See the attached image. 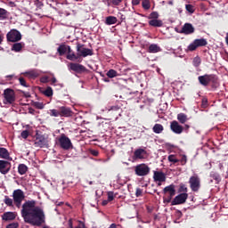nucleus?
I'll return each mask as SVG.
<instances>
[{"label": "nucleus", "mask_w": 228, "mask_h": 228, "mask_svg": "<svg viewBox=\"0 0 228 228\" xmlns=\"http://www.w3.org/2000/svg\"><path fill=\"white\" fill-rule=\"evenodd\" d=\"M69 69L73 70V72H77V73L85 72L86 70V68L82 64L74 63V62H71L69 64Z\"/></svg>", "instance_id": "12"}, {"label": "nucleus", "mask_w": 228, "mask_h": 228, "mask_svg": "<svg viewBox=\"0 0 228 228\" xmlns=\"http://www.w3.org/2000/svg\"><path fill=\"white\" fill-rule=\"evenodd\" d=\"M22 39V35L17 29H12L7 34L8 42H19Z\"/></svg>", "instance_id": "8"}, {"label": "nucleus", "mask_w": 228, "mask_h": 228, "mask_svg": "<svg viewBox=\"0 0 228 228\" xmlns=\"http://www.w3.org/2000/svg\"><path fill=\"white\" fill-rule=\"evenodd\" d=\"M12 197L14 204H16V207L20 208L22 200H24V191H22V190L20 189H18L13 191Z\"/></svg>", "instance_id": "4"}, {"label": "nucleus", "mask_w": 228, "mask_h": 228, "mask_svg": "<svg viewBox=\"0 0 228 228\" xmlns=\"http://www.w3.org/2000/svg\"><path fill=\"white\" fill-rule=\"evenodd\" d=\"M117 21H118L117 17L109 16L105 20V24H107V26H111L113 24H117Z\"/></svg>", "instance_id": "26"}, {"label": "nucleus", "mask_w": 228, "mask_h": 228, "mask_svg": "<svg viewBox=\"0 0 228 228\" xmlns=\"http://www.w3.org/2000/svg\"><path fill=\"white\" fill-rule=\"evenodd\" d=\"M188 161L186 155H183L182 159H180L181 165H184Z\"/></svg>", "instance_id": "52"}, {"label": "nucleus", "mask_w": 228, "mask_h": 228, "mask_svg": "<svg viewBox=\"0 0 228 228\" xmlns=\"http://www.w3.org/2000/svg\"><path fill=\"white\" fill-rule=\"evenodd\" d=\"M153 179L158 183H165V181H167V176L163 172L154 171Z\"/></svg>", "instance_id": "14"}, {"label": "nucleus", "mask_w": 228, "mask_h": 228, "mask_svg": "<svg viewBox=\"0 0 228 228\" xmlns=\"http://www.w3.org/2000/svg\"><path fill=\"white\" fill-rule=\"evenodd\" d=\"M59 143L64 151H69V149H72V142L67 135L62 134L59 138Z\"/></svg>", "instance_id": "7"}, {"label": "nucleus", "mask_w": 228, "mask_h": 228, "mask_svg": "<svg viewBox=\"0 0 228 228\" xmlns=\"http://www.w3.org/2000/svg\"><path fill=\"white\" fill-rule=\"evenodd\" d=\"M55 204H56V206H63V202H61H61H56Z\"/></svg>", "instance_id": "62"}, {"label": "nucleus", "mask_w": 228, "mask_h": 228, "mask_svg": "<svg viewBox=\"0 0 228 228\" xmlns=\"http://www.w3.org/2000/svg\"><path fill=\"white\" fill-rule=\"evenodd\" d=\"M210 177L212 179H214L215 181H216V183H219V181H220V175L217 173L211 172L210 173Z\"/></svg>", "instance_id": "37"}, {"label": "nucleus", "mask_w": 228, "mask_h": 228, "mask_svg": "<svg viewBox=\"0 0 228 228\" xmlns=\"http://www.w3.org/2000/svg\"><path fill=\"white\" fill-rule=\"evenodd\" d=\"M159 17V14L158 13V12H153L150 14V19H152V20H158Z\"/></svg>", "instance_id": "45"}, {"label": "nucleus", "mask_w": 228, "mask_h": 228, "mask_svg": "<svg viewBox=\"0 0 228 228\" xmlns=\"http://www.w3.org/2000/svg\"><path fill=\"white\" fill-rule=\"evenodd\" d=\"M43 94L46 97H53V88L47 87L45 91H43Z\"/></svg>", "instance_id": "36"}, {"label": "nucleus", "mask_w": 228, "mask_h": 228, "mask_svg": "<svg viewBox=\"0 0 228 228\" xmlns=\"http://www.w3.org/2000/svg\"><path fill=\"white\" fill-rule=\"evenodd\" d=\"M197 44H195V41H193L192 44H191L189 46H188V50L189 51H195V49H197Z\"/></svg>", "instance_id": "46"}, {"label": "nucleus", "mask_w": 228, "mask_h": 228, "mask_svg": "<svg viewBox=\"0 0 228 228\" xmlns=\"http://www.w3.org/2000/svg\"><path fill=\"white\" fill-rule=\"evenodd\" d=\"M170 129L175 134H181L184 131L183 126L179 125V122L175 120L170 123Z\"/></svg>", "instance_id": "10"}, {"label": "nucleus", "mask_w": 228, "mask_h": 228, "mask_svg": "<svg viewBox=\"0 0 228 228\" xmlns=\"http://www.w3.org/2000/svg\"><path fill=\"white\" fill-rule=\"evenodd\" d=\"M35 147H45L47 145V139L44 135H37L34 142Z\"/></svg>", "instance_id": "11"}, {"label": "nucleus", "mask_w": 228, "mask_h": 228, "mask_svg": "<svg viewBox=\"0 0 228 228\" xmlns=\"http://www.w3.org/2000/svg\"><path fill=\"white\" fill-rule=\"evenodd\" d=\"M28 113H30V115H35V110L33 108H29Z\"/></svg>", "instance_id": "59"}, {"label": "nucleus", "mask_w": 228, "mask_h": 228, "mask_svg": "<svg viewBox=\"0 0 228 228\" xmlns=\"http://www.w3.org/2000/svg\"><path fill=\"white\" fill-rule=\"evenodd\" d=\"M34 106H35V108H37V110H44V103H43V102H34Z\"/></svg>", "instance_id": "42"}, {"label": "nucleus", "mask_w": 228, "mask_h": 228, "mask_svg": "<svg viewBox=\"0 0 228 228\" xmlns=\"http://www.w3.org/2000/svg\"><path fill=\"white\" fill-rule=\"evenodd\" d=\"M9 4H11V6H15V3L13 2H10Z\"/></svg>", "instance_id": "64"}, {"label": "nucleus", "mask_w": 228, "mask_h": 228, "mask_svg": "<svg viewBox=\"0 0 228 228\" xmlns=\"http://www.w3.org/2000/svg\"><path fill=\"white\" fill-rule=\"evenodd\" d=\"M194 43L196 44L197 47H204V45H208V41L204 38L195 39Z\"/></svg>", "instance_id": "30"}, {"label": "nucleus", "mask_w": 228, "mask_h": 228, "mask_svg": "<svg viewBox=\"0 0 228 228\" xmlns=\"http://www.w3.org/2000/svg\"><path fill=\"white\" fill-rule=\"evenodd\" d=\"M141 0H132L133 6H138L140 4Z\"/></svg>", "instance_id": "57"}, {"label": "nucleus", "mask_w": 228, "mask_h": 228, "mask_svg": "<svg viewBox=\"0 0 228 228\" xmlns=\"http://www.w3.org/2000/svg\"><path fill=\"white\" fill-rule=\"evenodd\" d=\"M50 115H51V117H61V112H60V110L58 111V110L53 109L50 110Z\"/></svg>", "instance_id": "41"}, {"label": "nucleus", "mask_w": 228, "mask_h": 228, "mask_svg": "<svg viewBox=\"0 0 228 228\" xmlns=\"http://www.w3.org/2000/svg\"><path fill=\"white\" fill-rule=\"evenodd\" d=\"M113 199H115V195L113 194V191H109L108 192V201L111 202V200H113Z\"/></svg>", "instance_id": "47"}, {"label": "nucleus", "mask_w": 228, "mask_h": 228, "mask_svg": "<svg viewBox=\"0 0 228 228\" xmlns=\"http://www.w3.org/2000/svg\"><path fill=\"white\" fill-rule=\"evenodd\" d=\"M142 193V189L137 188V189H136V191H135L136 197H141Z\"/></svg>", "instance_id": "53"}, {"label": "nucleus", "mask_w": 228, "mask_h": 228, "mask_svg": "<svg viewBox=\"0 0 228 228\" xmlns=\"http://www.w3.org/2000/svg\"><path fill=\"white\" fill-rule=\"evenodd\" d=\"M179 191L180 193H188V188L186 187V185L182 184L180 185Z\"/></svg>", "instance_id": "43"}, {"label": "nucleus", "mask_w": 228, "mask_h": 228, "mask_svg": "<svg viewBox=\"0 0 228 228\" xmlns=\"http://www.w3.org/2000/svg\"><path fill=\"white\" fill-rule=\"evenodd\" d=\"M91 154H92L93 156H99V151H95V150H93V151H91Z\"/></svg>", "instance_id": "58"}, {"label": "nucleus", "mask_w": 228, "mask_h": 228, "mask_svg": "<svg viewBox=\"0 0 228 228\" xmlns=\"http://www.w3.org/2000/svg\"><path fill=\"white\" fill-rule=\"evenodd\" d=\"M69 228H75V227L72 225V219H69Z\"/></svg>", "instance_id": "60"}, {"label": "nucleus", "mask_w": 228, "mask_h": 228, "mask_svg": "<svg viewBox=\"0 0 228 228\" xmlns=\"http://www.w3.org/2000/svg\"><path fill=\"white\" fill-rule=\"evenodd\" d=\"M117 76H118V73L115 69H110L107 72V77H110V79H112V77H117Z\"/></svg>", "instance_id": "34"}, {"label": "nucleus", "mask_w": 228, "mask_h": 228, "mask_svg": "<svg viewBox=\"0 0 228 228\" xmlns=\"http://www.w3.org/2000/svg\"><path fill=\"white\" fill-rule=\"evenodd\" d=\"M60 56H63L66 53H71L72 49H70V46L65 45H61L58 49H57Z\"/></svg>", "instance_id": "18"}, {"label": "nucleus", "mask_w": 228, "mask_h": 228, "mask_svg": "<svg viewBox=\"0 0 228 228\" xmlns=\"http://www.w3.org/2000/svg\"><path fill=\"white\" fill-rule=\"evenodd\" d=\"M163 126L161 124H155L153 126L152 131L153 133H155L156 134H160V133H163Z\"/></svg>", "instance_id": "29"}, {"label": "nucleus", "mask_w": 228, "mask_h": 228, "mask_svg": "<svg viewBox=\"0 0 228 228\" xmlns=\"http://www.w3.org/2000/svg\"><path fill=\"white\" fill-rule=\"evenodd\" d=\"M142 6L143 10H151V1L150 0H142Z\"/></svg>", "instance_id": "35"}, {"label": "nucleus", "mask_w": 228, "mask_h": 228, "mask_svg": "<svg viewBox=\"0 0 228 228\" xmlns=\"http://www.w3.org/2000/svg\"><path fill=\"white\" fill-rule=\"evenodd\" d=\"M4 204H6V206L12 207L13 206V200L10 199L8 196H5Z\"/></svg>", "instance_id": "39"}, {"label": "nucleus", "mask_w": 228, "mask_h": 228, "mask_svg": "<svg viewBox=\"0 0 228 228\" xmlns=\"http://www.w3.org/2000/svg\"><path fill=\"white\" fill-rule=\"evenodd\" d=\"M145 150L143 149H138L134 151V156L135 159H143L145 158Z\"/></svg>", "instance_id": "23"}, {"label": "nucleus", "mask_w": 228, "mask_h": 228, "mask_svg": "<svg viewBox=\"0 0 228 228\" xmlns=\"http://www.w3.org/2000/svg\"><path fill=\"white\" fill-rule=\"evenodd\" d=\"M168 161H170V163H179V159H177V158H175V155H169L167 158Z\"/></svg>", "instance_id": "38"}, {"label": "nucleus", "mask_w": 228, "mask_h": 228, "mask_svg": "<svg viewBox=\"0 0 228 228\" xmlns=\"http://www.w3.org/2000/svg\"><path fill=\"white\" fill-rule=\"evenodd\" d=\"M18 172L20 175H24V174H26V172H28V166H26L24 164H20L18 167Z\"/></svg>", "instance_id": "31"}, {"label": "nucleus", "mask_w": 228, "mask_h": 228, "mask_svg": "<svg viewBox=\"0 0 228 228\" xmlns=\"http://www.w3.org/2000/svg\"><path fill=\"white\" fill-rule=\"evenodd\" d=\"M21 217L25 224L40 227L45 224V212L37 206L36 200H28L21 207Z\"/></svg>", "instance_id": "1"}, {"label": "nucleus", "mask_w": 228, "mask_h": 228, "mask_svg": "<svg viewBox=\"0 0 228 228\" xmlns=\"http://www.w3.org/2000/svg\"><path fill=\"white\" fill-rule=\"evenodd\" d=\"M5 104H13L15 102V92L13 89L7 88L4 91Z\"/></svg>", "instance_id": "5"}, {"label": "nucleus", "mask_w": 228, "mask_h": 228, "mask_svg": "<svg viewBox=\"0 0 228 228\" xmlns=\"http://www.w3.org/2000/svg\"><path fill=\"white\" fill-rule=\"evenodd\" d=\"M120 3H122V0H110L109 1V6H111V4L113 6H118Z\"/></svg>", "instance_id": "40"}, {"label": "nucleus", "mask_w": 228, "mask_h": 228, "mask_svg": "<svg viewBox=\"0 0 228 228\" xmlns=\"http://www.w3.org/2000/svg\"><path fill=\"white\" fill-rule=\"evenodd\" d=\"M195 32V28H193V25L190 23H185L182 28V33L183 35H191V33Z\"/></svg>", "instance_id": "16"}, {"label": "nucleus", "mask_w": 228, "mask_h": 228, "mask_svg": "<svg viewBox=\"0 0 228 228\" xmlns=\"http://www.w3.org/2000/svg\"><path fill=\"white\" fill-rule=\"evenodd\" d=\"M185 8L187 10V12H189V13H193L194 10H193V5L191 4H186Z\"/></svg>", "instance_id": "48"}, {"label": "nucleus", "mask_w": 228, "mask_h": 228, "mask_svg": "<svg viewBox=\"0 0 228 228\" xmlns=\"http://www.w3.org/2000/svg\"><path fill=\"white\" fill-rule=\"evenodd\" d=\"M177 120L180 124H186L188 122V116L184 113H179L177 115Z\"/></svg>", "instance_id": "25"}, {"label": "nucleus", "mask_w": 228, "mask_h": 228, "mask_svg": "<svg viewBox=\"0 0 228 228\" xmlns=\"http://www.w3.org/2000/svg\"><path fill=\"white\" fill-rule=\"evenodd\" d=\"M149 25L153 28H161V26H163V21L161 20H151L149 21Z\"/></svg>", "instance_id": "24"}, {"label": "nucleus", "mask_w": 228, "mask_h": 228, "mask_svg": "<svg viewBox=\"0 0 228 228\" xmlns=\"http://www.w3.org/2000/svg\"><path fill=\"white\" fill-rule=\"evenodd\" d=\"M188 200V193L178 194L171 202L172 206H179L180 204H184Z\"/></svg>", "instance_id": "9"}, {"label": "nucleus", "mask_w": 228, "mask_h": 228, "mask_svg": "<svg viewBox=\"0 0 228 228\" xmlns=\"http://www.w3.org/2000/svg\"><path fill=\"white\" fill-rule=\"evenodd\" d=\"M6 228H19V223H11L6 226Z\"/></svg>", "instance_id": "50"}, {"label": "nucleus", "mask_w": 228, "mask_h": 228, "mask_svg": "<svg viewBox=\"0 0 228 228\" xmlns=\"http://www.w3.org/2000/svg\"><path fill=\"white\" fill-rule=\"evenodd\" d=\"M0 172L6 175L10 172V162L6 160H0Z\"/></svg>", "instance_id": "13"}, {"label": "nucleus", "mask_w": 228, "mask_h": 228, "mask_svg": "<svg viewBox=\"0 0 228 228\" xmlns=\"http://www.w3.org/2000/svg\"><path fill=\"white\" fill-rule=\"evenodd\" d=\"M74 228H85V224H83V222L79 221L77 225L75 226Z\"/></svg>", "instance_id": "54"}, {"label": "nucleus", "mask_w": 228, "mask_h": 228, "mask_svg": "<svg viewBox=\"0 0 228 228\" xmlns=\"http://www.w3.org/2000/svg\"><path fill=\"white\" fill-rule=\"evenodd\" d=\"M189 184L191 191H199L200 190V177L199 175L194 174L189 179Z\"/></svg>", "instance_id": "3"}, {"label": "nucleus", "mask_w": 228, "mask_h": 228, "mask_svg": "<svg viewBox=\"0 0 228 228\" xmlns=\"http://www.w3.org/2000/svg\"><path fill=\"white\" fill-rule=\"evenodd\" d=\"M52 83H53V84L56 83V77L52 78Z\"/></svg>", "instance_id": "63"}, {"label": "nucleus", "mask_w": 228, "mask_h": 228, "mask_svg": "<svg viewBox=\"0 0 228 228\" xmlns=\"http://www.w3.org/2000/svg\"><path fill=\"white\" fill-rule=\"evenodd\" d=\"M198 80L202 85V86H208V85H209V83H211V75L200 76L198 77Z\"/></svg>", "instance_id": "15"}, {"label": "nucleus", "mask_w": 228, "mask_h": 228, "mask_svg": "<svg viewBox=\"0 0 228 228\" xmlns=\"http://www.w3.org/2000/svg\"><path fill=\"white\" fill-rule=\"evenodd\" d=\"M118 110H120L118 106H113L109 110V111H118Z\"/></svg>", "instance_id": "55"}, {"label": "nucleus", "mask_w": 228, "mask_h": 228, "mask_svg": "<svg viewBox=\"0 0 228 228\" xmlns=\"http://www.w3.org/2000/svg\"><path fill=\"white\" fill-rule=\"evenodd\" d=\"M161 51V48L158 45H151L149 46V52L150 53H159Z\"/></svg>", "instance_id": "32"}, {"label": "nucleus", "mask_w": 228, "mask_h": 228, "mask_svg": "<svg viewBox=\"0 0 228 228\" xmlns=\"http://www.w3.org/2000/svg\"><path fill=\"white\" fill-rule=\"evenodd\" d=\"M19 81H20V84L21 85V86L28 87V85L26 84V80L23 77H20Z\"/></svg>", "instance_id": "51"}, {"label": "nucleus", "mask_w": 228, "mask_h": 228, "mask_svg": "<svg viewBox=\"0 0 228 228\" xmlns=\"http://www.w3.org/2000/svg\"><path fill=\"white\" fill-rule=\"evenodd\" d=\"M67 60H69L70 61H81V57L79 56V53L77 54L74 53H68L67 54Z\"/></svg>", "instance_id": "20"}, {"label": "nucleus", "mask_w": 228, "mask_h": 228, "mask_svg": "<svg viewBox=\"0 0 228 228\" xmlns=\"http://www.w3.org/2000/svg\"><path fill=\"white\" fill-rule=\"evenodd\" d=\"M26 77H29L30 79H35L40 76V71L38 69H30L23 73Z\"/></svg>", "instance_id": "17"}, {"label": "nucleus", "mask_w": 228, "mask_h": 228, "mask_svg": "<svg viewBox=\"0 0 228 228\" xmlns=\"http://www.w3.org/2000/svg\"><path fill=\"white\" fill-rule=\"evenodd\" d=\"M22 47H24V44L15 43L12 45V51H14L15 53H20V51H22Z\"/></svg>", "instance_id": "27"}, {"label": "nucleus", "mask_w": 228, "mask_h": 228, "mask_svg": "<svg viewBox=\"0 0 228 228\" xmlns=\"http://www.w3.org/2000/svg\"><path fill=\"white\" fill-rule=\"evenodd\" d=\"M60 113L61 117H72V110L67 107H61Z\"/></svg>", "instance_id": "19"}, {"label": "nucleus", "mask_w": 228, "mask_h": 228, "mask_svg": "<svg viewBox=\"0 0 228 228\" xmlns=\"http://www.w3.org/2000/svg\"><path fill=\"white\" fill-rule=\"evenodd\" d=\"M77 52L78 53V56H80V58H86V56H93L94 55V51H92V49L89 48H85V46L83 45H77Z\"/></svg>", "instance_id": "6"}, {"label": "nucleus", "mask_w": 228, "mask_h": 228, "mask_svg": "<svg viewBox=\"0 0 228 228\" xmlns=\"http://www.w3.org/2000/svg\"><path fill=\"white\" fill-rule=\"evenodd\" d=\"M28 136H29V132L28 130H24L21 132V138H24V140H26Z\"/></svg>", "instance_id": "49"}, {"label": "nucleus", "mask_w": 228, "mask_h": 228, "mask_svg": "<svg viewBox=\"0 0 228 228\" xmlns=\"http://www.w3.org/2000/svg\"><path fill=\"white\" fill-rule=\"evenodd\" d=\"M49 81V77H41V83H47Z\"/></svg>", "instance_id": "56"}, {"label": "nucleus", "mask_w": 228, "mask_h": 228, "mask_svg": "<svg viewBox=\"0 0 228 228\" xmlns=\"http://www.w3.org/2000/svg\"><path fill=\"white\" fill-rule=\"evenodd\" d=\"M164 193H169L170 199L175 195V186L171 184L164 188Z\"/></svg>", "instance_id": "22"}, {"label": "nucleus", "mask_w": 228, "mask_h": 228, "mask_svg": "<svg viewBox=\"0 0 228 228\" xmlns=\"http://www.w3.org/2000/svg\"><path fill=\"white\" fill-rule=\"evenodd\" d=\"M0 158L3 159H8L10 158V153L6 148H0Z\"/></svg>", "instance_id": "28"}, {"label": "nucleus", "mask_w": 228, "mask_h": 228, "mask_svg": "<svg viewBox=\"0 0 228 228\" xmlns=\"http://www.w3.org/2000/svg\"><path fill=\"white\" fill-rule=\"evenodd\" d=\"M16 216L15 213L13 212H5L3 216H2V220H4L5 222H8L10 220H15Z\"/></svg>", "instance_id": "21"}, {"label": "nucleus", "mask_w": 228, "mask_h": 228, "mask_svg": "<svg viewBox=\"0 0 228 228\" xmlns=\"http://www.w3.org/2000/svg\"><path fill=\"white\" fill-rule=\"evenodd\" d=\"M135 175L138 177H145V175H149L151 174V167L147 164H139L134 167Z\"/></svg>", "instance_id": "2"}, {"label": "nucleus", "mask_w": 228, "mask_h": 228, "mask_svg": "<svg viewBox=\"0 0 228 228\" xmlns=\"http://www.w3.org/2000/svg\"><path fill=\"white\" fill-rule=\"evenodd\" d=\"M192 63L194 67H199L200 65V59L199 57H195Z\"/></svg>", "instance_id": "44"}, {"label": "nucleus", "mask_w": 228, "mask_h": 228, "mask_svg": "<svg viewBox=\"0 0 228 228\" xmlns=\"http://www.w3.org/2000/svg\"><path fill=\"white\" fill-rule=\"evenodd\" d=\"M8 15V11L4 8H0V20H4Z\"/></svg>", "instance_id": "33"}, {"label": "nucleus", "mask_w": 228, "mask_h": 228, "mask_svg": "<svg viewBox=\"0 0 228 228\" xmlns=\"http://www.w3.org/2000/svg\"><path fill=\"white\" fill-rule=\"evenodd\" d=\"M108 202H110V201L108 200H105L102 201V206H107Z\"/></svg>", "instance_id": "61"}]
</instances>
